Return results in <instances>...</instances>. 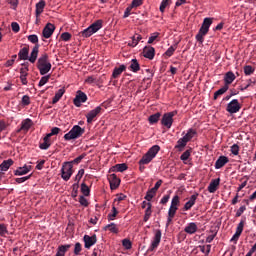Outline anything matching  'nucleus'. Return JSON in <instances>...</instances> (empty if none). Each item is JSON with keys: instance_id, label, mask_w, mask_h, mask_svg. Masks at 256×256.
<instances>
[{"instance_id": "1", "label": "nucleus", "mask_w": 256, "mask_h": 256, "mask_svg": "<svg viewBox=\"0 0 256 256\" xmlns=\"http://www.w3.org/2000/svg\"><path fill=\"white\" fill-rule=\"evenodd\" d=\"M36 67L40 75H47V73L51 71V68L53 67V65H51V60H49L48 53H44L38 58Z\"/></svg>"}, {"instance_id": "2", "label": "nucleus", "mask_w": 256, "mask_h": 256, "mask_svg": "<svg viewBox=\"0 0 256 256\" xmlns=\"http://www.w3.org/2000/svg\"><path fill=\"white\" fill-rule=\"evenodd\" d=\"M161 151V147L159 145L152 146L146 154L143 155L142 159L139 161V165H149L155 157H157V153Z\"/></svg>"}, {"instance_id": "3", "label": "nucleus", "mask_w": 256, "mask_h": 256, "mask_svg": "<svg viewBox=\"0 0 256 256\" xmlns=\"http://www.w3.org/2000/svg\"><path fill=\"white\" fill-rule=\"evenodd\" d=\"M85 134V128H82L79 125H74L72 129L64 135L65 141H73L75 139H79V137H83Z\"/></svg>"}, {"instance_id": "4", "label": "nucleus", "mask_w": 256, "mask_h": 256, "mask_svg": "<svg viewBox=\"0 0 256 256\" xmlns=\"http://www.w3.org/2000/svg\"><path fill=\"white\" fill-rule=\"evenodd\" d=\"M73 175V162H64L61 168V177L64 181H69Z\"/></svg>"}, {"instance_id": "5", "label": "nucleus", "mask_w": 256, "mask_h": 256, "mask_svg": "<svg viewBox=\"0 0 256 256\" xmlns=\"http://www.w3.org/2000/svg\"><path fill=\"white\" fill-rule=\"evenodd\" d=\"M177 115V110H174L172 112L164 113L161 119V125L163 127H166V129H171L173 126V118Z\"/></svg>"}, {"instance_id": "6", "label": "nucleus", "mask_w": 256, "mask_h": 256, "mask_svg": "<svg viewBox=\"0 0 256 256\" xmlns=\"http://www.w3.org/2000/svg\"><path fill=\"white\" fill-rule=\"evenodd\" d=\"M226 111L231 115L239 113V111H241V104L239 103V100L233 99L232 101H230L227 104Z\"/></svg>"}, {"instance_id": "7", "label": "nucleus", "mask_w": 256, "mask_h": 256, "mask_svg": "<svg viewBox=\"0 0 256 256\" xmlns=\"http://www.w3.org/2000/svg\"><path fill=\"white\" fill-rule=\"evenodd\" d=\"M161 236H162L161 230L160 229L155 230L153 241H152L150 247L148 248V253L150 251H155V249H157V247H159V245L161 243Z\"/></svg>"}, {"instance_id": "8", "label": "nucleus", "mask_w": 256, "mask_h": 256, "mask_svg": "<svg viewBox=\"0 0 256 256\" xmlns=\"http://www.w3.org/2000/svg\"><path fill=\"white\" fill-rule=\"evenodd\" d=\"M83 241L85 243L84 244L85 249H91V247H93V245L97 243V235L96 234L92 236L84 235Z\"/></svg>"}, {"instance_id": "9", "label": "nucleus", "mask_w": 256, "mask_h": 256, "mask_svg": "<svg viewBox=\"0 0 256 256\" xmlns=\"http://www.w3.org/2000/svg\"><path fill=\"white\" fill-rule=\"evenodd\" d=\"M108 181L110 184V189L112 191H115V189H117L119 185H121V179H119L116 174H110L108 176Z\"/></svg>"}, {"instance_id": "10", "label": "nucleus", "mask_w": 256, "mask_h": 256, "mask_svg": "<svg viewBox=\"0 0 256 256\" xmlns=\"http://www.w3.org/2000/svg\"><path fill=\"white\" fill-rule=\"evenodd\" d=\"M31 127H33V120L30 118L24 119L21 122V127L17 130V133H21V131H24V133H27Z\"/></svg>"}, {"instance_id": "11", "label": "nucleus", "mask_w": 256, "mask_h": 256, "mask_svg": "<svg viewBox=\"0 0 256 256\" xmlns=\"http://www.w3.org/2000/svg\"><path fill=\"white\" fill-rule=\"evenodd\" d=\"M87 101V94L82 91H78L76 97L73 100L75 107H79L81 103H85Z\"/></svg>"}, {"instance_id": "12", "label": "nucleus", "mask_w": 256, "mask_h": 256, "mask_svg": "<svg viewBox=\"0 0 256 256\" xmlns=\"http://www.w3.org/2000/svg\"><path fill=\"white\" fill-rule=\"evenodd\" d=\"M53 33H55V25H53L52 23L46 24L42 32L43 38L49 39L51 35H53Z\"/></svg>"}, {"instance_id": "13", "label": "nucleus", "mask_w": 256, "mask_h": 256, "mask_svg": "<svg viewBox=\"0 0 256 256\" xmlns=\"http://www.w3.org/2000/svg\"><path fill=\"white\" fill-rule=\"evenodd\" d=\"M103 111V108L101 106L96 107L95 109L88 112V115H86L87 123H93V119L99 115Z\"/></svg>"}, {"instance_id": "14", "label": "nucleus", "mask_w": 256, "mask_h": 256, "mask_svg": "<svg viewBox=\"0 0 256 256\" xmlns=\"http://www.w3.org/2000/svg\"><path fill=\"white\" fill-rule=\"evenodd\" d=\"M199 197V193L193 194L189 201H187L183 207V211H190V209L197 203V198Z\"/></svg>"}, {"instance_id": "15", "label": "nucleus", "mask_w": 256, "mask_h": 256, "mask_svg": "<svg viewBox=\"0 0 256 256\" xmlns=\"http://www.w3.org/2000/svg\"><path fill=\"white\" fill-rule=\"evenodd\" d=\"M33 169V166L25 164L23 167H19L14 171V175L21 176V175H27L31 170Z\"/></svg>"}, {"instance_id": "16", "label": "nucleus", "mask_w": 256, "mask_h": 256, "mask_svg": "<svg viewBox=\"0 0 256 256\" xmlns=\"http://www.w3.org/2000/svg\"><path fill=\"white\" fill-rule=\"evenodd\" d=\"M143 53L146 59L153 60L155 58V48L153 46H145Z\"/></svg>"}, {"instance_id": "17", "label": "nucleus", "mask_w": 256, "mask_h": 256, "mask_svg": "<svg viewBox=\"0 0 256 256\" xmlns=\"http://www.w3.org/2000/svg\"><path fill=\"white\" fill-rule=\"evenodd\" d=\"M178 209L179 208H177L175 206H170V208L168 210V218H167V223H166L167 227H169V225H171V223L173 222V219L175 218V215H176Z\"/></svg>"}, {"instance_id": "18", "label": "nucleus", "mask_w": 256, "mask_h": 256, "mask_svg": "<svg viewBox=\"0 0 256 256\" xmlns=\"http://www.w3.org/2000/svg\"><path fill=\"white\" fill-rule=\"evenodd\" d=\"M178 209L179 208H177L175 206H170V208L168 210V218H167V223H166L167 227H169V225H171V223L173 222V219L175 218V215H176Z\"/></svg>"}, {"instance_id": "19", "label": "nucleus", "mask_w": 256, "mask_h": 256, "mask_svg": "<svg viewBox=\"0 0 256 256\" xmlns=\"http://www.w3.org/2000/svg\"><path fill=\"white\" fill-rule=\"evenodd\" d=\"M46 5L47 3L45 2V0H40L38 3H36V10H35L36 19H39V17L41 16V13H43V11L45 10Z\"/></svg>"}, {"instance_id": "20", "label": "nucleus", "mask_w": 256, "mask_h": 256, "mask_svg": "<svg viewBox=\"0 0 256 256\" xmlns=\"http://www.w3.org/2000/svg\"><path fill=\"white\" fill-rule=\"evenodd\" d=\"M199 228L197 227V224L195 222H190L187 224V226L184 228L185 233L188 235H195L197 233V230Z\"/></svg>"}, {"instance_id": "21", "label": "nucleus", "mask_w": 256, "mask_h": 256, "mask_svg": "<svg viewBox=\"0 0 256 256\" xmlns=\"http://www.w3.org/2000/svg\"><path fill=\"white\" fill-rule=\"evenodd\" d=\"M18 59L20 61L29 60V46L23 47L18 53Z\"/></svg>"}, {"instance_id": "22", "label": "nucleus", "mask_w": 256, "mask_h": 256, "mask_svg": "<svg viewBox=\"0 0 256 256\" xmlns=\"http://www.w3.org/2000/svg\"><path fill=\"white\" fill-rule=\"evenodd\" d=\"M220 183H221V178L211 180L208 186L209 193H215V191H217V189L219 188Z\"/></svg>"}, {"instance_id": "23", "label": "nucleus", "mask_w": 256, "mask_h": 256, "mask_svg": "<svg viewBox=\"0 0 256 256\" xmlns=\"http://www.w3.org/2000/svg\"><path fill=\"white\" fill-rule=\"evenodd\" d=\"M123 71H127V66H125V64L115 67L112 73V79H119V76L123 73Z\"/></svg>"}, {"instance_id": "24", "label": "nucleus", "mask_w": 256, "mask_h": 256, "mask_svg": "<svg viewBox=\"0 0 256 256\" xmlns=\"http://www.w3.org/2000/svg\"><path fill=\"white\" fill-rule=\"evenodd\" d=\"M229 163V158L226 156H220L215 162V169H221Z\"/></svg>"}, {"instance_id": "25", "label": "nucleus", "mask_w": 256, "mask_h": 256, "mask_svg": "<svg viewBox=\"0 0 256 256\" xmlns=\"http://www.w3.org/2000/svg\"><path fill=\"white\" fill-rule=\"evenodd\" d=\"M37 57H39V44H36L33 47L30 57H28V61H30V63H35V61H37Z\"/></svg>"}, {"instance_id": "26", "label": "nucleus", "mask_w": 256, "mask_h": 256, "mask_svg": "<svg viewBox=\"0 0 256 256\" xmlns=\"http://www.w3.org/2000/svg\"><path fill=\"white\" fill-rule=\"evenodd\" d=\"M237 79V77L235 76V73L229 71L225 74L224 76V85H226V87H229V85H231V83H233V81Z\"/></svg>"}, {"instance_id": "27", "label": "nucleus", "mask_w": 256, "mask_h": 256, "mask_svg": "<svg viewBox=\"0 0 256 256\" xmlns=\"http://www.w3.org/2000/svg\"><path fill=\"white\" fill-rule=\"evenodd\" d=\"M211 25H213V18H204L200 29H202V31H206V33H209V27H211Z\"/></svg>"}, {"instance_id": "28", "label": "nucleus", "mask_w": 256, "mask_h": 256, "mask_svg": "<svg viewBox=\"0 0 256 256\" xmlns=\"http://www.w3.org/2000/svg\"><path fill=\"white\" fill-rule=\"evenodd\" d=\"M69 249H71L70 244L60 245L55 256H65Z\"/></svg>"}, {"instance_id": "29", "label": "nucleus", "mask_w": 256, "mask_h": 256, "mask_svg": "<svg viewBox=\"0 0 256 256\" xmlns=\"http://www.w3.org/2000/svg\"><path fill=\"white\" fill-rule=\"evenodd\" d=\"M49 147H51V138L46 135L43 138V142L39 144V148L44 151H47V149H49Z\"/></svg>"}, {"instance_id": "30", "label": "nucleus", "mask_w": 256, "mask_h": 256, "mask_svg": "<svg viewBox=\"0 0 256 256\" xmlns=\"http://www.w3.org/2000/svg\"><path fill=\"white\" fill-rule=\"evenodd\" d=\"M129 69L133 73H137V72L141 71V65H139V61H137V59H132Z\"/></svg>"}, {"instance_id": "31", "label": "nucleus", "mask_w": 256, "mask_h": 256, "mask_svg": "<svg viewBox=\"0 0 256 256\" xmlns=\"http://www.w3.org/2000/svg\"><path fill=\"white\" fill-rule=\"evenodd\" d=\"M160 119H161V113L157 112L155 114L150 115L148 118V121L150 125H155L156 123H159Z\"/></svg>"}, {"instance_id": "32", "label": "nucleus", "mask_w": 256, "mask_h": 256, "mask_svg": "<svg viewBox=\"0 0 256 256\" xmlns=\"http://www.w3.org/2000/svg\"><path fill=\"white\" fill-rule=\"evenodd\" d=\"M13 163V159L4 160L0 164V171H9V167H11Z\"/></svg>"}, {"instance_id": "33", "label": "nucleus", "mask_w": 256, "mask_h": 256, "mask_svg": "<svg viewBox=\"0 0 256 256\" xmlns=\"http://www.w3.org/2000/svg\"><path fill=\"white\" fill-rule=\"evenodd\" d=\"M102 28H103V20H97L90 25V29H92V32L94 33H97V31H99Z\"/></svg>"}, {"instance_id": "34", "label": "nucleus", "mask_w": 256, "mask_h": 256, "mask_svg": "<svg viewBox=\"0 0 256 256\" xmlns=\"http://www.w3.org/2000/svg\"><path fill=\"white\" fill-rule=\"evenodd\" d=\"M63 95H65V89L61 88L55 93V96L52 99L53 105H55V103H59V101H60L61 97H63Z\"/></svg>"}, {"instance_id": "35", "label": "nucleus", "mask_w": 256, "mask_h": 256, "mask_svg": "<svg viewBox=\"0 0 256 256\" xmlns=\"http://www.w3.org/2000/svg\"><path fill=\"white\" fill-rule=\"evenodd\" d=\"M110 171H117L118 173H123V171H127V164L122 163V164H116L111 168Z\"/></svg>"}, {"instance_id": "36", "label": "nucleus", "mask_w": 256, "mask_h": 256, "mask_svg": "<svg viewBox=\"0 0 256 256\" xmlns=\"http://www.w3.org/2000/svg\"><path fill=\"white\" fill-rule=\"evenodd\" d=\"M21 65H22V68H20V77L28 76L29 75V63L24 62Z\"/></svg>"}, {"instance_id": "37", "label": "nucleus", "mask_w": 256, "mask_h": 256, "mask_svg": "<svg viewBox=\"0 0 256 256\" xmlns=\"http://www.w3.org/2000/svg\"><path fill=\"white\" fill-rule=\"evenodd\" d=\"M207 33L208 32L200 28L196 35V41H198V43H203V41H205V35H207Z\"/></svg>"}, {"instance_id": "38", "label": "nucleus", "mask_w": 256, "mask_h": 256, "mask_svg": "<svg viewBox=\"0 0 256 256\" xmlns=\"http://www.w3.org/2000/svg\"><path fill=\"white\" fill-rule=\"evenodd\" d=\"M227 91H229V86L224 85L222 88L214 93V100H217L220 95H224V93H227Z\"/></svg>"}, {"instance_id": "39", "label": "nucleus", "mask_w": 256, "mask_h": 256, "mask_svg": "<svg viewBox=\"0 0 256 256\" xmlns=\"http://www.w3.org/2000/svg\"><path fill=\"white\" fill-rule=\"evenodd\" d=\"M141 39H143V37L139 34H136L135 36L132 37V42H129V46L130 47H137V45H139V41H141Z\"/></svg>"}, {"instance_id": "40", "label": "nucleus", "mask_w": 256, "mask_h": 256, "mask_svg": "<svg viewBox=\"0 0 256 256\" xmlns=\"http://www.w3.org/2000/svg\"><path fill=\"white\" fill-rule=\"evenodd\" d=\"M110 231L111 233H119V228H117V224L111 223L104 227V231Z\"/></svg>"}, {"instance_id": "41", "label": "nucleus", "mask_w": 256, "mask_h": 256, "mask_svg": "<svg viewBox=\"0 0 256 256\" xmlns=\"http://www.w3.org/2000/svg\"><path fill=\"white\" fill-rule=\"evenodd\" d=\"M197 134V130L190 128L186 135H184L183 137L189 142L191 141V139H193V137H195V135Z\"/></svg>"}, {"instance_id": "42", "label": "nucleus", "mask_w": 256, "mask_h": 256, "mask_svg": "<svg viewBox=\"0 0 256 256\" xmlns=\"http://www.w3.org/2000/svg\"><path fill=\"white\" fill-rule=\"evenodd\" d=\"M153 207L152 204H148V207L145 210V215H144V222L147 223V221H149V219L151 218V214L153 213V211L151 210Z\"/></svg>"}, {"instance_id": "43", "label": "nucleus", "mask_w": 256, "mask_h": 256, "mask_svg": "<svg viewBox=\"0 0 256 256\" xmlns=\"http://www.w3.org/2000/svg\"><path fill=\"white\" fill-rule=\"evenodd\" d=\"M119 215V210L115 206H112V212L108 214V221H115V217Z\"/></svg>"}, {"instance_id": "44", "label": "nucleus", "mask_w": 256, "mask_h": 256, "mask_svg": "<svg viewBox=\"0 0 256 256\" xmlns=\"http://www.w3.org/2000/svg\"><path fill=\"white\" fill-rule=\"evenodd\" d=\"M81 193L84 195V197H89V195H91V189H89V186H87V184H81Z\"/></svg>"}, {"instance_id": "45", "label": "nucleus", "mask_w": 256, "mask_h": 256, "mask_svg": "<svg viewBox=\"0 0 256 256\" xmlns=\"http://www.w3.org/2000/svg\"><path fill=\"white\" fill-rule=\"evenodd\" d=\"M243 69H244V74L246 76H250L255 73V67H253L251 65H245Z\"/></svg>"}, {"instance_id": "46", "label": "nucleus", "mask_w": 256, "mask_h": 256, "mask_svg": "<svg viewBox=\"0 0 256 256\" xmlns=\"http://www.w3.org/2000/svg\"><path fill=\"white\" fill-rule=\"evenodd\" d=\"M155 195H157V192L154 189H150L147 191L146 196L144 197V199L146 201H152L153 197H155Z\"/></svg>"}, {"instance_id": "47", "label": "nucleus", "mask_w": 256, "mask_h": 256, "mask_svg": "<svg viewBox=\"0 0 256 256\" xmlns=\"http://www.w3.org/2000/svg\"><path fill=\"white\" fill-rule=\"evenodd\" d=\"M95 33L93 30L90 28V26L86 29H84L82 32H80L81 37L87 38L91 37V35H94Z\"/></svg>"}, {"instance_id": "48", "label": "nucleus", "mask_w": 256, "mask_h": 256, "mask_svg": "<svg viewBox=\"0 0 256 256\" xmlns=\"http://www.w3.org/2000/svg\"><path fill=\"white\" fill-rule=\"evenodd\" d=\"M245 223H246V218H242L238 224V226L236 227V233H243V229L245 227Z\"/></svg>"}, {"instance_id": "49", "label": "nucleus", "mask_w": 256, "mask_h": 256, "mask_svg": "<svg viewBox=\"0 0 256 256\" xmlns=\"http://www.w3.org/2000/svg\"><path fill=\"white\" fill-rule=\"evenodd\" d=\"M187 143H189L184 137L180 138L177 141L176 149H183V147L187 146Z\"/></svg>"}, {"instance_id": "50", "label": "nucleus", "mask_w": 256, "mask_h": 256, "mask_svg": "<svg viewBox=\"0 0 256 256\" xmlns=\"http://www.w3.org/2000/svg\"><path fill=\"white\" fill-rule=\"evenodd\" d=\"M179 205H181V199L179 198V195H175L173 198H172V201H171V207H177L179 208Z\"/></svg>"}, {"instance_id": "51", "label": "nucleus", "mask_w": 256, "mask_h": 256, "mask_svg": "<svg viewBox=\"0 0 256 256\" xmlns=\"http://www.w3.org/2000/svg\"><path fill=\"white\" fill-rule=\"evenodd\" d=\"M170 4H171V0H162L159 8L160 12L165 13V9H167V7H169Z\"/></svg>"}, {"instance_id": "52", "label": "nucleus", "mask_w": 256, "mask_h": 256, "mask_svg": "<svg viewBox=\"0 0 256 256\" xmlns=\"http://www.w3.org/2000/svg\"><path fill=\"white\" fill-rule=\"evenodd\" d=\"M51 79V74H48L46 76H43L39 83H38V86L39 87H43V85H46V83H49V80Z\"/></svg>"}, {"instance_id": "53", "label": "nucleus", "mask_w": 256, "mask_h": 256, "mask_svg": "<svg viewBox=\"0 0 256 256\" xmlns=\"http://www.w3.org/2000/svg\"><path fill=\"white\" fill-rule=\"evenodd\" d=\"M5 235H9L7 224H0V237H5Z\"/></svg>"}, {"instance_id": "54", "label": "nucleus", "mask_w": 256, "mask_h": 256, "mask_svg": "<svg viewBox=\"0 0 256 256\" xmlns=\"http://www.w3.org/2000/svg\"><path fill=\"white\" fill-rule=\"evenodd\" d=\"M255 83H256L255 78L249 79V80L247 81V85H245L244 87H241V88H240V91H247V88H248V87H253V85H255Z\"/></svg>"}, {"instance_id": "55", "label": "nucleus", "mask_w": 256, "mask_h": 256, "mask_svg": "<svg viewBox=\"0 0 256 256\" xmlns=\"http://www.w3.org/2000/svg\"><path fill=\"white\" fill-rule=\"evenodd\" d=\"M83 175H85V170L84 169H80L77 173V175L74 178V181H76V183H79L81 181V179L83 178Z\"/></svg>"}, {"instance_id": "56", "label": "nucleus", "mask_w": 256, "mask_h": 256, "mask_svg": "<svg viewBox=\"0 0 256 256\" xmlns=\"http://www.w3.org/2000/svg\"><path fill=\"white\" fill-rule=\"evenodd\" d=\"M28 41H30V43H34L35 45H39V37H37L35 34L29 35Z\"/></svg>"}, {"instance_id": "57", "label": "nucleus", "mask_w": 256, "mask_h": 256, "mask_svg": "<svg viewBox=\"0 0 256 256\" xmlns=\"http://www.w3.org/2000/svg\"><path fill=\"white\" fill-rule=\"evenodd\" d=\"M191 157V149L186 150L182 155L180 156L181 161H187Z\"/></svg>"}, {"instance_id": "58", "label": "nucleus", "mask_w": 256, "mask_h": 256, "mask_svg": "<svg viewBox=\"0 0 256 256\" xmlns=\"http://www.w3.org/2000/svg\"><path fill=\"white\" fill-rule=\"evenodd\" d=\"M78 192H79V183H74L72 185V197L73 198L77 197Z\"/></svg>"}, {"instance_id": "59", "label": "nucleus", "mask_w": 256, "mask_h": 256, "mask_svg": "<svg viewBox=\"0 0 256 256\" xmlns=\"http://www.w3.org/2000/svg\"><path fill=\"white\" fill-rule=\"evenodd\" d=\"M61 131V128L59 127H54L51 129V132L46 134L48 137H53V135H59V132Z\"/></svg>"}, {"instance_id": "60", "label": "nucleus", "mask_w": 256, "mask_h": 256, "mask_svg": "<svg viewBox=\"0 0 256 256\" xmlns=\"http://www.w3.org/2000/svg\"><path fill=\"white\" fill-rule=\"evenodd\" d=\"M22 105H24V107H27V105H31V98L28 95H24L22 97Z\"/></svg>"}, {"instance_id": "61", "label": "nucleus", "mask_w": 256, "mask_h": 256, "mask_svg": "<svg viewBox=\"0 0 256 256\" xmlns=\"http://www.w3.org/2000/svg\"><path fill=\"white\" fill-rule=\"evenodd\" d=\"M122 245L126 249H131V247H133V243H131V240L129 239L122 240Z\"/></svg>"}, {"instance_id": "62", "label": "nucleus", "mask_w": 256, "mask_h": 256, "mask_svg": "<svg viewBox=\"0 0 256 256\" xmlns=\"http://www.w3.org/2000/svg\"><path fill=\"white\" fill-rule=\"evenodd\" d=\"M60 37L62 41H71L72 35L69 32H63Z\"/></svg>"}, {"instance_id": "63", "label": "nucleus", "mask_w": 256, "mask_h": 256, "mask_svg": "<svg viewBox=\"0 0 256 256\" xmlns=\"http://www.w3.org/2000/svg\"><path fill=\"white\" fill-rule=\"evenodd\" d=\"M232 155H239V145L233 144L230 148Z\"/></svg>"}, {"instance_id": "64", "label": "nucleus", "mask_w": 256, "mask_h": 256, "mask_svg": "<svg viewBox=\"0 0 256 256\" xmlns=\"http://www.w3.org/2000/svg\"><path fill=\"white\" fill-rule=\"evenodd\" d=\"M82 251L81 243L77 242L74 247V255H79Z\"/></svg>"}]
</instances>
